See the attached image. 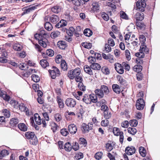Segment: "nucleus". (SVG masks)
I'll use <instances>...</instances> for the list:
<instances>
[{
    "mask_svg": "<svg viewBox=\"0 0 160 160\" xmlns=\"http://www.w3.org/2000/svg\"><path fill=\"white\" fill-rule=\"evenodd\" d=\"M91 97L90 95L85 94L83 96L82 101L86 104H90L91 103Z\"/></svg>",
    "mask_w": 160,
    "mask_h": 160,
    "instance_id": "11",
    "label": "nucleus"
},
{
    "mask_svg": "<svg viewBox=\"0 0 160 160\" xmlns=\"http://www.w3.org/2000/svg\"><path fill=\"white\" fill-rule=\"evenodd\" d=\"M68 129L70 132L72 134H75L77 131L76 125L73 124H71L68 126Z\"/></svg>",
    "mask_w": 160,
    "mask_h": 160,
    "instance_id": "12",
    "label": "nucleus"
},
{
    "mask_svg": "<svg viewBox=\"0 0 160 160\" xmlns=\"http://www.w3.org/2000/svg\"><path fill=\"white\" fill-rule=\"evenodd\" d=\"M90 67L94 70H99L101 68V66L97 63H93L91 64Z\"/></svg>",
    "mask_w": 160,
    "mask_h": 160,
    "instance_id": "18",
    "label": "nucleus"
},
{
    "mask_svg": "<svg viewBox=\"0 0 160 160\" xmlns=\"http://www.w3.org/2000/svg\"><path fill=\"white\" fill-rule=\"evenodd\" d=\"M2 113L6 118H8L10 117V113L9 111L7 109H4L2 110Z\"/></svg>",
    "mask_w": 160,
    "mask_h": 160,
    "instance_id": "44",
    "label": "nucleus"
},
{
    "mask_svg": "<svg viewBox=\"0 0 160 160\" xmlns=\"http://www.w3.org/2000/svg\"><path fill=\"white\" fill-rule=\"evenodd\" d=\"M32 80L35 82H38L40 81V77L38 75L33 74L31 76Z\"/></svg>",
    "mask_w": 160,
    "mask_h": 160,
    "instance_id": "42",
    "label": "nucleus"
},
{
    "mask_svg": "<svg viewBox=\"0 0 160 160\" xmlns=\"http://www.w3.org/2000/svg\"><path fill=\"white\" fill-rule=\"evenodd\" d=\"M40 63L43 68H45L49 65L48 62L45 59H42L40 60Z\"/></svg>",
    "mask_w": 160,
    "mask_h": 160,
    "instance_id": "28",
    "label": "nucleus"
},
{
    "mask_svg": "<svg viewBox=\"0 0 160 160\" xmlns=\"http://www.w3.org/2000/svg\"><path fill=\"white\" fill-rule=\"evenodd\" d=\"M109 121L108 119L103 120L101 122V125L103 126H107L108 125Z\"/></svg>",
    "mask_w": 160,
    "mask_h": 160,
    "instance_id": "62",
    "label": "nucleus"
},
{
    "mask_svg": "<svg viewBox=\"0 0 160 160\" xmlns=\"http://www.w3.org/2000/svg\"><path fill=\"white\" fill-rule=\"evenodd\" d=\"M78 87L79 89L82 91H84L86 90V87L84 86L82 82H79L78 85Z\"/></svg>",
    "mask_w": 160,
    "mask_h": 160,
    "instance_id": "51",
    "label": "nucleus"
},
{
    "mask_svg": "<svg viewBox=\"0 0 160 160\" xmlns=\"http://www.w3.org/2000/svg\"><path fill=\"white\" fill-rule=\"evenodd\" d=\"M50 20L53 24H56L59 20L58 17L55 15H53L50 18Z\"/></svg>",
    "mask_w": 160,
    "mask_h": 160,
    "instance_id": "15",
    "label": "nucleus"
},
{
    "mask_svg": "<svg viewBox=\"0 0 160 160\" xmlns=\"http://www.w3.org/2000/svg\"><path fill=\"white\" fill-rule=\"evenodd\" d=\"M80 144L83 145L84 146H86L87 143L86 140L83 138H81L79 139Z\"/></svg>",
    "mask_w": 160,
    "mask_h": 160,
    "instance_id": "52",
    "label": "nucleus"
},
{
    "mask_svg": "<svg viewBox=\"0 0 160 160\" xmlns=\"http://www.w3.org/2000/svg\"><path fill=\"white\" fill-rule=\"evenodd\" d=\"M60 34V32L59 31H54L51 32L50 36L52 38H55L58 37Z\"/></svg>",
    "mask_w": 160,
    "mask_h": 160,
    "instance_id": "39",
    "label": "nucleus"
},
{
    "mask_svg": "<svg viewBox=\"0 0 160 160\" xmlns=\"http://www.w3.org/2000/svg\"><path fill=\"white\" fill-rule=\"evenodd\" d=\"M83 33L86 36L89 37L92 35V32L90 29L86 28L84 30Z\"/></svg>",
    "mask_w": 160,
    "mask_h": 160,
    "instance_id": "31",
    "label": "nucleus"
},
{
    "mask_svg": "<svg viewBox=\"0 0 160 160\" xmlns=\"http://www.w3.org/2000/svg\"><path fill=\"white\" fill-rule=\"evenodd\" d=\"M61 67L63 70L66 71L67 70L68 67L66 61L64 60H63L62 62H61Z\"/></svg>",
    "mask_w": 160,
    "mask_h": 160,
    "instance_id": "38",
    "label": "nucleus"
},
{
    "mask_svg": "<svg viewBox=\"0 0 160 160\" xmlns=\"http://www.w3.org/2000/svg\"><path fill=\"white\" fill-rule=\"evenodd\" d=\"M103 116L106 119H109L112 116L111 112H109L108 110L105 111V112H103Z\"/></svg>",
    "mask_w": 160,
    "mask_h": 160,
    "instance_id": "36",
    "label": "nucleus"
},
{
    "mask_svg": "<svg viewBox=\"0 0 160 160\" xmlns=\"http://www.w3.org/2000/svg\"><path fill=\"white\" fill-rule=\"evenodd\" d=\"M34 37L36 39L38 40V43L43 48L47 47L46 42L47 41V38L49 37V35L44 30H41L39 33H36Z\"/></svg>",
    "mask_w": 160,
    "mask_h": 160,
    "instance_id": "1",
    "label": "nucleus"
},
{
    "mask_svg": "<svg viewBox=\"0 0 160 160\" xmlns=\"http://www.w3.org/2000/svg\"><path fill=\"white\" fill-rule=\"evenodd\" d=\"M96 94L99 98H102L104 96V93L99 89H97L95 91Z\"/></svg>",
    "mask_w": 160,
    "mask_h": 160,
    "instance_id": "25",
    "label": "nucleus"
},
{
    "mask_svg": "<svg viewBox=\"0 0 160 160\" xmlns=\"http://www.w3.org/2000/svg\"><path fill=\"white\" fill-rule=\"evenodd\" d=\"M45 28L48 31H50L53 28L52 25L49 22H47L44 24Z\"/></svg>",
    "mask_w": 160,
    "mask_h": 160,
    "instance_id": "30",
    "label": "nucleus"
},
{
    "mask_svg": "<svg viewBox=\"0 0 160 160\" xmlns=\"http://www.w3.org/2000/svg\"><path fill=\"white\" fill-rule=\"evenodd\" d=\"M62 56L61 55L59 54L56 57L55 61L57 63H60L62 62Z\"/></svg>",
    "mask_w": 160,
    "mask_h": 160,
    "instance_id": "47",
    "label": "nucleus"
},
{
    "mask_svg": "<svg viewBox=\"0 0 160 160\" xmlns=\"http://www.w3.org/2000/svg\"><path fill=\"white\" fill-rule=\"evenodd\" d=\"M69 2H72L75 6L79 7L81 5V2L80 0H68Z\"/></svg>",
    "mask_w": 160,
    "mask_h": 160,
    "instance_id": "33",
    "label": "nucleus"
},
{
    "mask_svg": "<svg viewBox=\"0 0 160 160\" xmlns=\"http://www.w3.org/2000/svg\"><path fill=\"white\" fill-rule=\"evenodd\" d=\"M115 68L117 72L120 74H122L124 72V69L120 64L119 63L114 64Z\"/></svg>",
    "mask_w": 160,
    "mask_h": 160,
    "instance_id": "10",
    "label": "nucleus"
},
{
    "mask_svg": "<svg viewBox=\"0 0 160 160\" xmlns=\"http://www.w3.org/2000/svg\"><path fill=\"white\" fill-rule=\"evenodd\" d=\"M101 71L102 73L106 75L110 73L109 70L107 67H102Z\"/></svg>",
    "mask_w": 160,
    "mask_h": 160,
    "instance_id": "45",
    "label": "nucleus"
},
{
    "mask_svg": "<svg viewBox=\"0 0 160 160\" xmlns=\"http://www.w3.org/2000/svg\"><path fill=\"white\" fill-rule=\"evenodd\" d=\"M61 7L59 5H56L51 8L52 11L54 13H58L61 10Z\"/></svg>",
    "mask_w": 160,
    "mask_h": 160,
    "instance_id": "19",
    "label": "nucleus"
},
{
    "mask_svg": "<svg viewBox=\"0 0 160 160\" xmlns=\"http://www.w3.org/2000/svg\"><path fill=\"white\" fill-rule=\"evenodd\" d=\"M75 100L72 98H68L65 101V104L68 107L73 108L76 105Z\"/></svg>",
    "mask_w": 160,
    "mask_h": 160,
    "instance_id": "5",
    "label": "nucleus"
},
{
    "mask_svg": "<svg viewBox=\"0 0 160 160\" xmlns=\"http://www.w3.org/2000/svg\"><path fill=\"white\" fill-rule=\"evenodd\" d=\"M81 72L80 68H76L73 70L69 71L68 73V76L70 79H73L76 76L79 75Z\"/></svg>",
    "mask_w": 160,
    "mask_h": 160,
    "instance_id": "2",
    "label": "nucleus"
},
{
    "mask_svg": "<svg viewBox=\"0 0 160 160\" xmlns=\"http://www.w3.org/2000/svg\"><path fill=\"white\" fill-rule=\"evenodd\" d=\"M72 148L75 151H77L79 149V147L78 143L76 142H75L73 143V145L72 146Z\"/></svg>",
    "mask_w": 160,
    "mask_h": 160,
    "instance_id": "50",
    "label": "nucleus"
},
{
    "mask_svg": "<svg viewBox=\"0 0 160 160\" xmlns=\"http://www.w3.org/2000/svg\"><path fill=\"white\" fill-rule=\"evenodd\" d=\"M18 128L22 131L25 132L27 130V127L26 125L23 123H20L18 124Z\"/></svg>",
    "mask_w": 160,
    "mask_h": 160,
    "instance_id": "26",
    "label": "nucleus"
},
{
    "mask_svg": "<svg viewBox=\"0 0 160 160\" xmlns=\"http://www.w3.org/2000/svg\"><path fill=\"white\" fill-rule=\"evenodd\" d=\"M34 118L37 124L40 125L41 124V120L40 117L38 113L35 114L34 115Z\"/></svg>",
    "mask_w": 160,
    "mask_h": 160,
    "instance_id": "22",
    "label": "nucleus"
},
{
    "mask_svg": "<svg viewBox=\"0 0 160 160\" xmlns=\"http://www.w3.org/2000/svg\"><path fill=\"white\" fill-rule=\"evenodd\" d=\"M90 95L91 97V102H92L93 103H95L97 102V97L94 95Z\"/></svg>",
    "mask_w": 160,
    "mask_h": 160,
    "instance_id": "64",
    "label": "nucleus"
},
{
    "mask_svg": "<svg viewBox=\"0 0 160 160\" xmlns=\"http://www.w3.org/2000/svg\"><path fill=\"white\" fill-rule=\"evenodd\" d=\"M112 132L116 136H119L120 132L119 129L116 127H114L113 128Z\"/></svg>",
    "mask_w": 160,
    "mask_h": 160,
    "instance_id": "48",
    "label": "nucleus"
},
{
    "mask_svg": "<svg viewBox=\"0 0 160 160\" xmlns=\"http://www.w3.org/2000/svg\"><path fill=\"white\" fill-rule=\"evenodd\" d=\"M48 72L52 79H54L56 77L59 76L60 73L59 69L54 66L52 68V70H49Z\"/></svg>",
    "mask_w": 160,
    "mask_h": 160,
    "instance_id": "3",
    "label": "nucleus"
},
{
    "mask_svg": "<svg viewBox=\"0 0 160 160\" xmlns=\"http://www.w3.org/2000/svg\"><path fill=\"white\" fill-rule=\"evenodd\" d=\"M9 154L8 150L4 149L0 152V159H2L3 157L8 155Z\"/></svg>",
    "mask_w": 160,
    "mask_h": 160,
    "instance_id": "32",
    "label": "nucleus"
},
{
    "mask_svg": "<svg viewBox=\"0 0 160 160\" xmlns=\"http://www.w3.org/2000/svg\"><path fill=\"white\" fill-rule=\"evenodd\" d=\"M56 100L58 103L59 108H63L64 105L63 100L59 96H57Z\"/></svg>",
    "mask_w": 160,
    "mask_h": 160,
    "instance_id": "16",
    "label": "nucleus"
},
{
    "mask_svg": "<svg viewBox=\"0 0 160 160\" xmlns=\"http://www.w3.org/2000/svg\"><path fill=\"white\" fill-rule=\"evenodd\" d=\"M54 118L56 121L57 122L60 121L62 119V116L59 113L55 114L54 116Z\"/></svg>",
    "mask_w": 160,
    "mask_h": 160,
    "instance_id": "61",
    "label": "nucleus"
},
{
    "mask_svg": "<svg viewBox=\"0 0 160 160\" xmlns=\"http://www.w3.org/2000/svg\"><path fill=\"white\" fill-rule=\"evenodd\" d=\"M140 52H141L144 53H146L147 54L149 52V49L147 48L146 45H144V44L142 43V44L140 46Z\"/></svg>",
    "mask_w": 160,
    "mask_h": 160,
    "instance_id": "21",
    "label": "nucleus"
},
{
    "mask_svg": "<svg viewBox=\"0 0 160 160\" xmlns=\"http://www.w3.org/2000/svg\"><path fill=\"white\" fill-rule=\"evenodd\" d=\"M104 51H105V52H109L111 51V48L109 45L108 44H105Z\"/></svg>",
    "mask_w": 160,
    "mask_h": 160,
    "instance_id": "59",
    "label": "nucleus"
},
{
    "mask_svg": "<svg viewBox=\"0 0 160 160\" xmlns=\"http://www.w3.org/2000/svg\"><path fill=\"white\" fill-rule=\"evenodd\" d=\"M92 9L94 11H96L98 10H99V6L98 2H94L92 3Z\"/></svg>",
    "mask_w": 160,
    "mask_h": 160,
    "instance_id": "37",
    "label": "nucleus"
},
{
    "mask_svg": "<svg viewBox=\"0 0 160 160\" xmlns=\"http://www.w3.org/2000/svg\"><path fill=\"white\" fill-rule=\"evenodd\" d=\"M57 45L61 49H64L66 47L67 45L66 42L63 41H59L58 42Z\"/></svg>",
    "mask_w": 160,
    "mask_h": 160,
    "instance_id": "17",
    "label": "nucleus"
},
{
    "mask_svg": "<svg viewBox=\"0 0 160 160\" xmlns=\"http://www.w3.org/2000/svg\"><path fill=\"white\" fill-rule=\"evenodd\" d=\"M103 153L102 152H99L96 153L95 155V158L97 160H99L101 158Z\"/></svg>",
    "mask_w": 160,
    "mask_h": 160,
    "instance_id": "49",
    "label": "nucleus"
},
{
    "mask_svg": "<svg viewBox=\"0 0 160 160\" xmlns=\"http://www.w3.org/2000/svg\"><path fill=\"white\" fill-rule=\"evenodd\" d=\"M134 17L136 19V21H141L144 18V14L142 12H137L135 15Z\"/></svg>",
    "mask_w": 160,
    "mask_h": 160,
    "instance_id": "13",
    "label": "nucleus"
},
{
    "mask_svg": "<svg viewBox=\"0 0 160 160\" xmlns=\"http://www.w3.org/2000/svg\"><path fill=\"white\" fill-rule=\"evenodd\" d=\"M25 136L26 138L28 139H34L35 141V139H37L35 135V134L34 132H26L25 134Z\"/></svg>",
    "mask_w": 160,
    "mask_h": 160,
    "instance_id": "9",
    "label": "nucleus"
},
{
    "mask_svg": "<svg viewBox=\"0 0 160 160\" xmlns=\"http://www.w3.org/2000/svg\"><path fill=\"white\" fill-rule=\"evenodd\" d=\"M82 45L85 48L90 49L92 47V44L90 42H83L82 43Z\"/></svg>",
    "mask_w": 160,
    "mask_h": 160,
    "instance_id": "40",
    "label": "nucleus"
},
{
    "mask_svg": "<svg viewBox=\"0 0 160 160\" xmlns=\"http://www.w3.org/2000/svg\"><path fill=\"white\" fill-rule=\"evenodd\" d=\"M138 124V121L134 119L130 121L129 124L132 127H136L137 125Z\"/></svg>",
    "mask_w": 160,
    "mask_h": 160,
    "instance_id": "46",
    "label": "nucleus"
},
{
    "mask_svg": "<svg viewBox=\"0 0 160 160\" xmlns=\"http://www.w3.org/2000/svg\"><path fill=\"white\" fill-rule=\"evenodd\" d=\"M92 124L90 123H88V124L83 123L81 127L82 131L84 133L88 132L90 130H92Z\"/></svg>",
    "mask_w": 160,
    "mask_h": 160,
    "instance_id": "4",
    "label": "nucleus"
},
{
    "mask_svg": "<svg viewBox=\"0 0 160 160\" xmlns=\"http://www.w3.org/2000/svg\"><path fill=\"white\" fill-rule=\"evenodd\" d=\"M145 1H138L136 2V6L137 9H138L139 11L143 12L145 10L146 4Z\"/></svg>",
    "mask_w": 160,
    "mask_h": 160,
    "instance_id": "6",
    "label": "nucleus"
},
{
    "mask_svg": "<svg viewBox=\"0 0 160 160\" xmlns=\"http://www.w3.org/2000/svg\"><path fill=\"white\" fill-rule=\"evenodd\" d=\"M37 8V6H32L31 7L28 8V9L26 8H23L22 9V10L23 11V12L22 13V15H23L29 13L32 10L35 9Z\"/></svg>",
    "mask_w": 160,
    "mask_h": 160,
    "instance_id": "14",
    "label": "nucleus"
},
{
    "mask_svg": "<svg viewBox=\"0 0 160 160\" xmlns=\"http://www.w3.org/2000/svg\"><path fill=\"white\" fill-rule=\"evenodd\" d=\"M18 123V118H12L10 121V124L12 126H14L17 125Z\"/></svg>",
    "mask_w": 160,
    "mask_h": 160,
    "instance_id": "27",
    "label": "nucleus"
},
{
    "mask_svg": "<svg viewBox=\"0 0 160 160\" xmlns=\"http://www.w3.org/2000/svg\"><path fill=\"white\" fill-rule=\"evenodd\" d=\"M136 25L137 26L140 28H144L145 25L143 23H142L140 22V21H136Z\"/></svg>",
    "mask_w": 160,
    "mask_h": 160,
    "instance_id": "53",
    "label": "nucleus"
},
{
    "mask_svg": "<svg viewBox=\"0 0 160 160\" xmlns=\"http://www.w3.org/2000/svg\"><path fill=\"white\" fill-rule=\"evenodd\" d=\"M91 68L90 67H89L87 65H86L84 67V71L91 75L93 74L92 72Z\"/></svg>",
    "mask_w": 160,
    "mask_h": 160,
    "instance_id": "24",
    "label": "nucleus"
},
{
    "mask_svg": "<svg viewBox=\"0 0 160 160\" xmlns=\"http://www.w3.org/2000/svg\"><path fill=\"white\" fill-rule=\"evenodd\" d=\"M64 148L66 151L69 152L72 150V148L70 143L68 142L65 144Z\"/></svg>",
    "mask_w": 160,
    "mask_h": 160,
    "instance_id": "29",
    "label": "nucleus"
},
{
    "mask_svg": "<svg viewBox=\"0 0 160 160\" xmlns=\"http://www.w3.org/2000/svg\"><path fill=\"white\" fill-rule=\"evenodd\" d=\"M100 89L106 94H108L109 92V90L108 87L106 85H101Z\"/></svg>",
    "mask_w": 160,
    "mask_h": 160,
    "instance_id": "23",
    "label": "nucleus"
},
{
    "mask_svg": "<svg viewBox=\"0 0 160 160\" xmlns=\"http://www.w3.org/2000/svg\"><path fill=\"white\" fill-rule=\"evenodd\" d=\"M83 157V153L81 152H79L76 155L75 159L76 160H78L82 158Z\"/></svg>",
    "mask_w": 160,
    "mask_h": 160,
    "instance_id": "58",
    "label": "nucleus"
},
{
    "mask_svg": "<svg viewBox=\"0 0 160 160\" xmlns=\"http://www.w3.org/2000/svg\"><path fill=\"white\" fill-rule=\"evenodd\" d=\"M136 151V149L134 147L131 146L126 147L125 149V152L128 155H131L135 153Z\"/></svg>",
    "mask_w": 160,
    "mask_h": 160,
    "instance_id": "8",
    "label": "nucleus"
},
{
    "mask_svg": "<svg viewBox=\"0 0 160 160\" xmlns=\"http://www.w3.org/2000/svg\"><path fill=\"white\" fill-rule=\"evenodd\" d=\"M47 55L49 57H52L54 54V51L52 49H48L46 51Z\"/></svg>",
    "mask_w": 160,
    "mask_h": 160,
    "instance_id": "54",
    "label": "nucleus"
},
{
    "mask_svg": "<svg viewBox=\"0 0 160 160\" xmlns=\"http://www.w3.org/2000/svg\"><path fill=\"white\" fill-rule=\"evenodd\" d=\"M136 106L137 109L141 110L143 109L144 107V102L142 98H139L137 100Z\"/></svg>",
    "mask_w": 160,
    "mask_h": 160,
    "instance_id": "7",
    "label": "nucleus"
},
{
    "mask_svg": "<svg viewBox=\"0 0 160 160\" xmlns=\"http://www.w3.org/2000/svg\"><path fill=\"white\" fill-rule=\"evenodd\" d=\"M128 132L132 135H135L137 132L136 129L134 128L129 127L128 129Z\"/></svg>",
    "mask_w": 160,
    "mask_h": 160,
    "instance_id": "41",
    "label": "nucleus"
},
{
    "mask_svg": "<svg viewBox=\"0 0 160 160\" xmlns=\"http://www.w3.org/2000/svg\"><path fill=\"white\" fill-rule=\"evenodd\" d=\"M105 147L107 151L109 152L113 149V145L111 143H107L106 144Z\"/></svg>",
    "mask_w": 160,
    "mask_h": 160,
    "instance_id": "43",
    "label": "nucleus"
},
{
    "mask_svg": "<svg viewBox=\"0 0 160 160\" xmlns=\"http://www.w3.org/2000/svg\"><path fill=\"white\" fill-rule=\"evenodd\" d=\"M13 49L17 51H19L22 50V47L20 45L15 44L13 47Z\"/></svg>",
    "mask_w": 160,
    "mask_h": 160,
    "instance_id": "60",
    "label": "nucleus"
},
{
    "mask_svg": "<svg viewBox=\"0 0 160 160\" xmlns=\"http://www.w3.org/2000/svg\"><path fill=\"white\" fill-rule=\"evenodd\" d=\"M134 71L138 72H140L142 69V67L139 65H136L133 68Z\"/></svg>",
    "mask_w": 160,
    "mask_h": 160,
    "instance_id": "35",
    "label": "nucleus"
},
{
    "mask_svg": "<svg viewBox=\"0 0 160 160\" xmlns=\"http://www.w3.org/2000/svg\"><path fill=\"white\" fill-rule=\"evenodd\" d=\"M139 152L141 155L143 157H145L146 155V151L145 149L142 147L139 148Z\"/></svg>",
    "mask_w": 160,
    "mask_h": 160,
    "instance_id": "34",
    "label": "nucleus"
},
{
    "mask_svg": "<svg viewBox=\"0 0 160 160\" xmlns=\"http://www.w3.org/2000/svg\"><path fill=\"white\" fill-rule=\"evenodd\" d=\"M112 88L113 91L116 93L119 94L121 92V89L118 85L114 84L112 85Z\"/></svg>",
    "mask_w": 160,
    "mask_h": 160,
    "instance_id": "20",
    "label": "nucleus"
},
{
    "mask_svg": "<svg viewBox=\"0 0 160 160\" xmlns=\"http://www.w3.org/2000/svg\"><path fill=\"white\" fill-rule=\"evenodd\" d=\"M120 14L121 18L125 19H128V17L124 12L121 11L120 12Z\"/></svg>",
    "mask_w": 160,
    "mask_h": 160,
    "instance_id": "56",
    "label": "nucleus"
},
{
    "mask_svg": "<svg viewBox=\"0 0 160 160\" xmlns=\"http://www.w3.org/2000/svg\"><path fill=\"white\" fill-rule=\"evenodd\" d=\"M143 74L141 72H138L136 74L137 80L138 81H141L143 78Z\"/></svg>",
    "mask_w": 160,
    "mask_h": 160,
    "instance_id": "55",
    "label": "nucleus"
},
{
    "mask_svg": "<svg viewBox=\"0 0 160 160\" xmlns=\"http://www.w3.org/2000/svg\"><path fill=\"white\" fill-rule=\"evenodd\" d=\"M135 56L139 58H142L144 57V53L140 52H137L135 53Z\"/></svg>",
    "mask_w": 160,
    "mask_h": 160,
    "instance_id": "57",
    "label": "nucleus"
},
{
    "mask_svg": "<svg viewBox=\"0 0 160 160\" xmlns=\"http://www.w3.org/2000/svg\"><path fill=\"white\" fill-rule=\"evenodd\" d=\"M60 133L63 136H66L68 134V132L66 129H63L61 130Z\"/></svg>",
    "mask_w": 160,
    "mask_h": 160,
    "instance_id": "63",
    "label": "nucleus"
}]
</instances>
